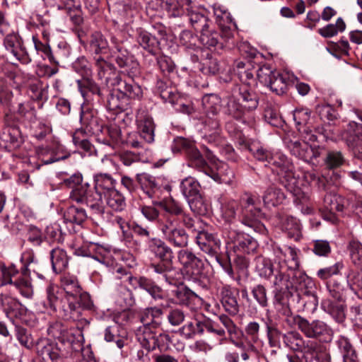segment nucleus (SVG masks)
I'll use <instances>...</instances> for the list:
<instances>
[{"mask_svg": "<svg viewBox=\"0 0 362 362\" xmlns=\"http://www.w3.org/2000/svg\"><path fill=\"white\" fill-rule=\"evenodd\" d=\"M61 284L64 292L51 285L47 288V299L50 309L58 312L64 320H79L83 310H90L95 308L90 296L82 291L76 276H64Z\"/></svg>", "mask_w": 362, "mask_h": 362, "instance_id": "f257e3e1", "label": "nucleus"}, {"mask_svg": "<svg viewBox=\"0 0 362 362\" xmlns=\"http://www.w3.org/2000/svg\"><path fill=\"white\" fill-rule=\"evenodd\" d=\"M248 149L254 158L259 161L266 162L272 170L276 173L279 182L291 193L298 192V180L294 173L292 162L281 152H271L264 147L252 144Z\"/></svg>", "mask_w": 362, "mask_h": 362, "instance_id": "f03ea898", "label": "nucleus"}, {"mask_svg": "<svg viewBox=\"0 0 362 362\" xmlns=\"http://www.w3.org/2000/svg\"><path fill=\"white\" fill-rule=\"evenodd\" d=\"M148 247L160 259L150 265V268L158 275V279L169 284H175L178 279L179 270L174 266L172 248L158 238L151 239Z\"/></svg>", "mask_w": 362, "mask_h": 362, "instance_id": "7ed1b4c3", "label": "nucleus"}, {"mask_svg": "<svg viewBox=\"0 0 362 362\" xmlns=\"http://www.w3.org/2000/svg\"><path fill=\"white\" fill-rule=\"evenodd\" d=\"M259 104L257 94L246 85L236 86L227 98L226 114L241 119L246 112L255 110Z\"/></svg>", "mask_w": 362, "mask_h": 362, "instance_id": "20e7f679", "label": "nucleus"}, {"mask_svg": "<svg viewBox=\"0 0 362 362\" xmlns=\"http://www.w3.org/2000/svg\"><path fill=\"white\" fill-rule=\"evenodd\" d=\"M283 343L287 348L313 356L319 362H330V355L326 349L315 341H305L297 331H289L282 334Z\"/></svg>", "mask_w": 362, "mask_h": 362, "instance_id": "39448f33", "label": "nucleus"}, {"mask_svg": "<svg viewBox=\"0 0 362 362\" xmlns=\"http://www.w3.org/2000/svg\"><path fill=\"white\" fill-rule=\"evenodd\" d=\"M177 260L181 266L177 269L181 272L183 278L192 284L201 285L204 277V263L190 249H182L177 252Z\"/></svg>", "mask_w": 362, "mask_h": 362, "instance_id": "423d86ee", "label": "nucleus"}, {"mask_svg": "<svg viewBox=\"0 0 362 362\" xmlns=\"http://www.w3.org/2000/svg\"><path fill=\"white\" fill-rule=\"evenodd\" d=\"M221 98L216 94H208L203 97L202 105L205 111L203 117V129L206 135L213 138L214 141L220 137L221 119L219 112L221 110Z\"/></svg>", "mask_w": 362, "mask_h": 362, "instance_id": "0eeeda50", "label": "nucleus"}, {"mask_svg": "<svg viewBox=\"0 0 362 362\" xmlns=\"http://www.w3.org/2000/svg\"><path fill=\"white\" fill-rule=\"evenodd\" d=\"M240 204L239 221L255 232L264 234L267 229L260 221L263 214L257 206L254 197L248 194H244L240 198Z\"/></svg>", "mask_w": 362, "mask_h": 362, "instance_id": "6e6552de", "label": "nucleus"}, {"mask_svg": "<svg viewBox=\"0 0 362 362\" xmlns=\"http://www.w3.org/2000/svg\"><path fill=\"white\" fill-rule=\"evenodd\" d=\"M158 227L163 238L172 246L180 250L188 247L189 235L175 217L166 216L159 222Z\"/></svg>", "mask_w": 362, "mask_h": 362, "instance_id": "1a4fd4ad", "label": "nucleus"}, {"mask_svg": "<svg viewBox=\"0 0 362 362\" xmlns=\"http://www.w3.org/2000/svg\"><path fill=\"white\" fill-rule=\"evenodd\" d=\"M36 351L43 362H63L64 358L72 357L81 351H75L68 345L57 344L47 339H40L36 344Z\"/></svg>", "mask_w": 362, "mask_h": 362, "instance_id": "9d476101", "label": "nucleus"}, {"mask_svg": "<svg viewBox=\"0 0 362 362\" xmlns=\"http://www.w3.org/2000/svg\"><path fill=\"white\" fill-rule=\"evenodd\" d=\"M289 325L297 326L299 330L308 338L330 339L333 332L323 321L314 320L311 322L300 315H296L286 320Z\"/></svg>", "mask_w": 362, "mask_h": 362, "instance_id": "9b49d317", "label": "nucleus"}, {"mask_svg": "<svg viewBox=\"0 0 362 362\" xmlns=\"http://www.w3.org/2000/svg\"><path fill=\"white\" fill-rule=\"evenodd\" d=\"M113 45L112 57L118 66L123 69L128 76L134 77L139 74L140 66L138 61L116 37L111 38Z\"/></svg>", "mask_w": 362, "mask_h": 362, "instance_id": "f8f14e48", "label": "nucleus"}, {"mask_svg": "<svg viewBox=\"0 0 362 362\" xmlns=\"http://www.w3.org/2000/svg\"><path fill=\"white\" fill-rule=\"evenodd\" d=\"M257 78L261 83L269 87L276 95H283L288 90V76L272 70L269 66L264 65L259 68Z\"/></svg>", "mask_w": 362, "mask_h": 362, "instance_id": "ddd939ff", "label": "nucleus"}, {"mask_svg": "<svg viewBox=\"0 0 362 362\" xmlns=\"http://www.w3.org/2000/svg\"><path fill=\"white\" fill-rule=\"evenodd\" d=\"M122 78L120 74L106 78L107 83L118 91L128 103L129 99L140 100L143 97V90L139 85L134 83L133 78Z\"/></svg>", "mask_w": 362, "mask_h": 362, "instance_id": "4468645a", "label": "nucleus"}, {"mask_svg": "<svg viewBox=\"0 0 362 362\" xmlns=\"http://www.w3.org/2000/svg\"><path fill=\"white\" fill-rule=\"evenodd\" d=\"M47 332L52 337L57 339L62 345H68L69 348L75 351H81L83 349L81 332H78L76 336L59 322L52 324L47 329Z\"/></svg>", "mask_w": 362, "mask_h": 362, "instance_id": "2eb2a0df", "label": "nucleus"}, {"mask_svg": "<svg viewBox=\"0 0 362 362\" xmlns=\"http://www.w3.org/2000/svg\"><path fill=\"white\" fill-rule=\"evenodd\" d=\"M291 283L292 287L296 291H301L303 297L301 300L303 301L304 305H308L309 308H316L318 304L317 296L306 288L312 284L310 278L302 271L298 269H291Z\"/></svg>", "mask_w": 362, "mask_h": 362, "instance_id": "dca6fc26", "label": "nucleus"}, {"mask_svg": "<svg viewBox=\"0 0 362 362\" xmlns=\"http://www.w3.org/2000/svg\"><path fill=\"white\" fill-rule=\"evenodd\" d=\"M272 250L275 257L279 261V265L281 264L289 270L299 268L300 251L298 250L287 245L281 246L276 243L272 245Z\"/></svg>", "mask_w": 362, "mask_h": 362, "instance_id": "f3484780", "label": "nucleus"}, {"mask_svg": "<svg viewBox=\"0 0 362 362\" xmlns=\"http://www.w3.org/2000/svg\"><path fill=\"white\" fill-rule=\"evenodd\" d=\"M239 294L238 288L229 285H225L219 290L221 303L225 310L232 315H235L239 312Z\"/></svg>", "mask_w": 362, "mask_h": 362, "instance_id": "a211bd4d", "label": "nucleus"}, {"mask_svg": "<svg viewBox=\"0 0 362 362\" xmlns=\"http://www.w3.org/2000/svg\"><path fill=\"white\" fill-rule=\"evenodd\" d=\"M4 45L6 49L21 63L28 64L31 62L29 54L17 35L13 34L6 35Z\"/></svg>", "mask_w": 362, "mask_h": 362, "instance_id": "6ab92c4d", "label": "nucleus"}, {"mask_svg": "<svg viewBox=\"0 0 362 362\" xmlns=\"http://www.w3.org/2000/svg\"><path fill=\"white\" fill-rule=\"evenodd\" d=\"M21 131L16 126L6 125L0 132V145L8 151L18 148L22 144Z\"/></svg>", "mask_w": 362, "mask_h": 362, "instance_id": "aec40b11", "label": "nucleus"}, {"mask_svg": "<svg viewBox=\"0 0 362 362\" xmlns=\"http://www.w3.org/2000/svg\"><path fill=\"white\" fill-rule=\"evenodd\" d=\"M0 305L6 316L13 322L15 319L21 317L25 311L22 304L8 294L0 295Z\"/></svg>", "mask_w": 362, "mask_h": 362, "instance_id": "412c9836", "label": "nucleus"}, {"mask_svg": "<svg viewBox=\"0 0 362 362\" xmlns=\"http://www.w3.org/2000/svg\"><path fill=\"white\" fill-rule=\"evenodd\" d=\"M128 281L134 289H143L147 291L154 299H162V289L150 279L145 276H133L129 275Z\"/></svg>", "mask_w": 362, "mask_h": 362, "instance_id": "4be33fe9", "label": "nucleus"}, {"mask_svg": "<svg viewBox=\"0 0 362 362\" xmlns=\"http://www.w3.org/2000/svg\"><path fill=\"white\" fill-rule=\"evenodd\" d=\"M81 129L90 134H97L102 131V126L99 124L97 112L87 106H81L80 114Z\"/></svg>", "mask_w": 362, "mask_h": 362, "instance_id": "5701e85b", "label": "nucleus"}, {"mask_svg": "<svg viewBox=\"0 0 362 362\" xmlns=\"http://www.w3.org/2000/svg\"><path fill=\"white\" fill-rule=\"evenodd\" d=\"M136 122L139 136L148 144L153 143L156 127L153 118L147 115L139 114L137 115Z\"/></svg>", "mask_w": 362, "mask_h": 362, "instance_id": "b1692460", "label": "nucleus"}, {"mask_svg": "<svg viewBox=\"0 0 362 362\" xmlns=\"http://www.w3.org/2000/svg\"><path fill=\"white\" fill-rule=\"evenodd\" d=\"M37 154L42 163L45 165L65 160L71 156L70 153L61 146H57L54 149L44 147L39 148Z\"/></svg>", "mask_w": 362, "mask_h": 362, "instance_id": "393cba45", "label": "nucleus"}, {"mask_svg": "<svg viewBox=\"0 0 362 362\" xmlns=\"http://www.w3.org/2000/svg\"><path fill=\"white\" fill-rule=\"evenodd\" d=\"M153 326H139L135 329V336L140 345L148 351H154L156 333Z\"/></svg>", "mask_w": 362, "mask_h": 362, "instance_id": "a878e982", "label": "nucleus"}, {"mask_svg": "<svg viewBox=\"0 0 362 362\" xmlns=\"http://www.w3.org/2000/svg\"><path fill=\"white\" fill-rule=\"evenodd\" d=\"M199 41L209 49H221L224 46V42L220 40L219 33L212 27L211 23L200 31Z\"/></svg>", "mask_w": 362, "mask_h": 362, "instance_id": "bb28decb", "label": "nucleus"}, {"mask_svg": "<svg viewBox=\"0 0 362 362\" xmlns=\"http://www.w3.org/2000/svg\"><path fill=\"white\" fill-rule=\"evenodd\" d=\"M291 276V272L279 264L269 281L276 290H289L292 287Z\"/></svg>", "mask_w": 362, "mask_h": 362, "instance_id": "cd10ccee", "label": "nucleus"}, {"mask_svg": "<svg viewBox=\"0 0 362 362\" xmlns=\"http://www.w3.org/2000/svg\"><path fill=\"white\" fill-rule=\"evenodd\" d=\"M196 243L200 250L211 257L216 255L218 243L214 235L206 231H198L196 235Z\"/></svg>", "mask_w": 362, "mask_h": 362, "instance_id": "c85d7f7f", "label": "nucleus"}, {"mask_svg": "<svg viewBox=\"0 0 362 362\" xmlns=\"http://www.w3.org/2000/svg\"><path fill=\"white\" fill-rule=\"evenodd\" d=\"M287 146L293 156L303 160L309 161L317 157L312 146L306 141H289Z\"/></svg>", "mask_w": 362, "mask_h": 362, "instance_id": "c756f323", "label": "nucleus"}, {"mask_svg": "<svg viewBox=\"0 0 362 362\" xmlns=\"http://www.w3.org/2000/svg\"><path fill=\"white\" fill-rule=\"evenodd\" d=\"M321 308L337 322H342L345 320V305L342 301H334L325 298L322 300Z\"/></svg>", "mask_w": 362, "mask_h": 362, "instance_id": "7c9ffc66", "label": "nucleus"}, {"mask_svg": "<svg viewBox=\"0 0 362 362\" xmlns=\"http://www.w3.org/2000/svg\"><path fill=\"white\" fill-rule=\"evenodd\" d=\"M94 189L102 194H105L116 188L117 180L112 175L98 173L93 176Z\"/></svg>", "mask_w": 362, "mask_h": 362, "instance_id": "2f4dec72", "label": "nucleus"}, {"mask_svg": "<svg viewBox=\"0 0 362 362\" xmlns=\"http://www.w3.org/2000/svg\"><path fill=\"white\" fill-rule=\"evenodd\" d=\"M187 153L189 154L191 157L192 165L202 169L203 171H204V173L207 175L211 177L215 181L218 182H223V180L221 177V173H215L209 168V167L206 165V163L202 158V156L201 155L198 149L194 148L192 145L189 149L187 151Z\"/></svg>", "mask_w": 362, "mask_h": 362, "instance_id": "473e14b6", "label": "nucleus"}, {"mask_svg": "<svg viewBox=\"0 0 362 362\" xmlns=\"http://www.w3.org/2000/svg\"><path fill=\"white\" fill-rule=\"evenodd\" d=\"M173 293L175 303L180 305L192 308L200 300L198 295L187 286L179 287Z\"/></svg>", "mask_w": 362, "mask_h": 362, "instance_id": "72a5a7b5", "label": "nucleus"}, {"mask_svg": "<svg viewBox=\"0 0 362 362\" xmlns=\"http://www.w3.org/2000/svg\"><path fill=\"white\" fill-rule=\"evenodd\" d=\"M234 241V248L236 252L240 253H253L258 247L257 242L248 234L238 233Z\"/></svg>", "mask_w": 362, "mask_h": 362, "instance_id": "f704fd0d", "label": "nucleus"}, {"mask_svg": "<svg viewBox=\"0 0 362 362\" xmlns=\"http://www.w3.org/2000/svg\"><path fill=\"white\" fill-rule=\"evenodd\" d=\"M75 253L77 255L90 256L93 259L103 264L109 263V251H107L103 246L96 243H90L88 246V250L79 248L76 250Z\"/></svg>", "mask_w": 362, "mask_h": 362, "instance_id": "c9c22d12", "label": "nucleus"}, {"mask_svg": "<svg viewBox=\"0 0 362 362\" xmlns=\"http://www.w3.org/2000/svg\"><path fill=\"white\" fill-rule=\"evenodd\" d=\"M151 158V153L148 149L137 151H126L119 154V160L126 166H130L136 162H149Z\"/></svg>", "mask_w": 362, "mask_h": 362, "instance_id": "e433bc0d", "label": "nucleus"}, {"mask_svg": "<svg viewBox=\"0 0 362 362\" xmlns=\"http://www.w3.org/2000/svg\"><path fill=\"white\" fill-rule=\"evenodd\" d=\"M52 268L54 273L59 274L66 269L69 258L66 252L59 247L54 248L50 252Z\"/></svg>", "mask_w": 362, "mask_h": 362, "instance_id": "4c0bfd02", "label": "nucleus"}, {"mask_svg": "<svg viewBox=\"0 0 362 362\" xmlns=\"http://www.w3.org/2000/svg\"><path fill=\"white\" fill-rule=\"evenodd\" d=\"M112 221L121 229L122 240L128 247L136 250L141 247V243L134 239L132 233L129 230L128 223L122 216H115Z\"/></svg>", "mask_w": 362, "mask_h": 362, "instance_id": "58836bf2", "label": "nucleus"}, {"mask_svg": "<svg viewBox=\"0 0 362 362\" xmlns=\"http://www.w3.org/2000/svg\"><path fill=\"white\" fill-rule=\"evenodd\" d=\"M136 180L141 189L148 197H155L158 187L154 177L144 173L137 174Z\"/></svg>", "mask_w": 362, "mask_h": 362, "instance_id": "ea45409f", "label": "nucleus"}, {"mask_svg": "<svg viewBox=\"0 0 362 362\" xmlns=\"http://www.w3.org/2000/svg\"><path fill=\"white\" fill-rule=\"evenodd\" d=\"M136 40L140 46L150 54L154 55L159 45L158 40L148 32L144 30H138Z\"/></svg>", "mask_w": 362, "mask_h": 362, "instance_id": "a19ab883", "label": "nucleus"}, {"mask_svg": "<svg viewBox=\"0 0 362 362\" xmlns=\"http://www.w3.org/2000/svg\"><path fill=\"white\" fill-rule=\"evenodd\" d=\"M107 205L115 211H122L127 204L124 196L116 188L103 195Z\"/></svg>", "mask_w": 362, "mask_h": 362, "instance_id": "79ce46f5", "label": "nucleus"}, {"mask_svg": "<svg viewBox=\"0 0 362 362\" xmlns=\"http://www.w3.org/2000/svg\"><path fill=\"white\" fill-rule=\"evenodd\" d=\"M270 259L263 257L258 256L255 259V270L262 278L269 280L276 270Z\"/></svg>", "mask_w": 362, "mask_h": 362, "instance_id": "37998d69", "label": "nucleus"}, {"mask_svg": "<svg viewBox=\"0 0 362 362\" xmlns=\"http://www.w3.org/2000/svg\"><path fill=\"white\" fill-rule=\"evenodd\" d=\"M129 103L127 100L115 89L111 92L107 98V107L115 114L125 111L128 108Z\"/></svg>", "mask_w": 362, "mask_h": 362, "instance_id": "c03bdc74", "label": "nucleus"}, {"mask_svg": "<svg viewBox=\"0 0 362 362\" xmlns=\"http://www.w3.org/2000/svg\"><path fill=\"white\" fill-rule=\"evenodd\" d=\"M180 188L182 195L186 199L198 196V194H201L199 182L192 176L183 179L180 182Z\"/></svg>", "mask_w": 362, "mask_h": 362, "instance_id": "a18cd8bd", "label": "nucleus"}, {"mask_svg": "<svg viewBox=\"0 0 362 362\" xmlns=\"http://www.w3.org/2000/svg\"><path fill=\"white\" fill-rule=\"evenodd\" d=\"M78 90L82 95L83 98L88 100V93H91L93 95H101L100 87L91 78V76L82 78L76 81Z\"/></svg>", "mask_w": 362, "mask_h": 362, "instance_id": "49530a36", "label": "nucleus"}, {"mask_svg": "<svg viewBox=\"0 0 362 362\" xmlns=\"http://www.w3.org/2000/svg\"><path fill=\"white\" fill-rule=\"evenodd\" d=\"M154 206L162 208L165 212L172 216H180L184 212L183 206L173 197L161 201L153 202Z\"/></svg>", "mask_w": 362, "mask_h": 362, "instance_id": "de8ad7c7", "label": "nucleus"}, {"mask_svg": "<svg viewBox=\"0 0 362 362\" xmlns=\"http://www.w3.org/2000/svg\"><path fill=\"white\" fill-rule=\"evenodd\" d=\"M21 261L23 264L21 272L25 276H28L31 270L35 272L38 268L39 261L33 250H25L21 255Z\"/></svg>", "mask_w": 362, "mask_h": 362, "instance_id": "09e8293b", "label": "nucleus"}, {"mask_svg": "<svg viewBox=\"0 0 362 362\" xmlns=\"http://www.w3.org/2000/svg\"><path fill=\"white\" fill-rule=\"evenodd\" d=\"M284 199V193L280 189L274 186L269 187L263 195L264 203L268 207L281 204Z\"/></svg>", "mask_w": 362, "mask_h": 362, "instance_id": "8fccbe9b", "label": "nucleus"}, {"mask_svg": "<svg viewBox=\"0 0 362 362\" xmlns=\"http://www.w3.org/2000/svg\"><path fill=\"white\" fill-rule=\"evenodd\" d=\"M286 290H276L274 291V296L273 303L276 310L283 315L286 317V319L290 318L292 315L288 303L284 297V293Z\"/></svg>", "mask_w": 362, "mask_h": 362, "instance_id": "3c124183", "label": "nucleus"}, {"mask_svg": "<svg viewBox=\"0 0 362 362\" xmlns=\"http://www.w3.org/2000/svg\"><path fill=\"white\" fill-rule=\"evenodd\" d=\"M103 197V194L100 192L90 188L85 204L89 206L94 213L101 214L104 211Z\"/></svg>", "mask_w": 362, "mask_h": 362, "instance_id": "603ef678", "label": "nucleus"}, {"mask_svg": "<svg viewBox=\"0 0 362 362\" xmlns=\"http://www.w3.org/2000/svg\"><path fill=\"white\" fill-rule=\"evenodd\" d=\"M204 332V322L194 320L187 322L180 329V333L186 339H192L196 334H202Z\"/></svg>", "mask_w": 362, "mask_h": 362, "instance_id": "864d4df0", "label": "nucleus"}, {"mask_svg": "<svg viewBox=\"0 0 362 362\" xmlns=\"http://www.w3.org/2000/svg\"><path fill=\"white\" fill-rule=\"evenodd\" d=\"M240 204L235 200H230L222 205L221 212L224 220L228 223H233L239 216Z\"/></svg>", "mask_w": 362, "mask_h": 362, "instance_id": "5fc2aeb1", "label": "nucleus"}, {"mask_svg": "<svg viewBox=\"0 0 362 362\" xmlns=\"http://www.w3.org/2000/svg\"><path fill=\"white\" fill-rule=\"evenodd\" d=\"M283 228L287 231L288 237L296 240L301 238V227L299 221L291 216H288L283 221Z\"/></svg>", "mask_w": 362, "mask_h": 362, "instance_id": "6e6d98bb", "label": "nucleus"}, {"mask_svg": "<svg viewBox=\"0 0 362 362\" xmlns=\"http://www.w3.org/2000/svg\"><path fill=\"white\" fill-rule=\"evenodd\" d=\"M87 218L86 211L82 208L75 206H69L64 214V219L66 222L81 225Z\"/></svg>", "mask_w": 362, "mask_h": 362, "instance_id": "4d7b16f0", "label": "nucleus"}, {"mask_svg": "<svg viewBox=\"0 0 362 362\" xmlns=\"http://www.w3.org/2000/svg\"><path fill=\"white\" fill-rule=\"evenodd\" d=\"M344 199L334 192L327 193L324 197V206L330 213L341 211Z\"/></svg>", "mask_w": 362, "mask_h": 362, "instance_id": "13d9d810", "label": "nucleus"}, {"mask_svg": "<svg viewBox=\"0 0 362 362\" xmlns=\"http://www.w3.org/2000/svg\"><path fill=\"white\" fill-rule=\"evenodd\" d=\"M337 344L343 353L344 362H357L358 356L356 351L347 338L341 337L338 339Z\"/></svg>", "mask_w": 362, "mask_h": 362, "instance_id": "bf43d9fd", "label": "nucleus"}, {"mask_svg": "<svg viewBox=\"0 0 362 362\" xmlns=\"http://www.w3.org/2000/svg\"><path fill=\"white\" fill-rule=\"evenodd\" d=\"M189 21L195 30L201 31L211 23L207 17L194 10L187 8Z\"/></svg>", "mask_w": 362, "mask_h": 362, "instance_id": "052dcab7", "label": "nucleus"}, {"mask_svg": "<svg viewBox=\"0 0 362 362\" xmlns=\"http://www.w3.org/2000/svg\"><path fill=\"white\" fill-rule=\"evenodd\" d=\"M90 47L94 53L100 54L107 50L108 42L100 33L95 32L91 35Z\"/></svg>", "mask_w": 362, "mask_h": 362, "instance_id": "680f3d73", "label": "nucleus"}, {"mask_svg": "<svg viewBox=\"0 0 362 362\" xmlns=\"http://www.w3.org/2000/svg\"><path fill=\"white\" fill-rule=\"evenodd\" d=\"M72 68L82 78L92 76L90 64L84 57L76 59L72 64Z\"/></svg>", "mask_w": 362, "mask_h": 362, "instance_id": "e2e57ef3", "label": "nucleus"}, {"mask_svg": "<svg viewBox=\"0 0 362 362\" xmlns=\"http://www.w3.org/2000/svg\"><path fill=\"white\" fill-rule=\"evenodd\" d=\"M15 332L16 339L21 345L27 349H31L33 346V340L30 332L21 326H16Z\"/></svg>", "mask_w": 362, "mask_h": 362, "instance_id": "0e129e2a", "label": "nucleus"}, {"mask_svg": "<svg viewBox=\"0 0 362 362\" xmlns=\"http://www.w3.org/2000/svg\"><path fill=\"white\" fill-rule=\"evenodd\" d=\"M348 249L352 262L356 266H362V244L356 240L349 242Z\"/></svg>", "mask_w": 362, "mask_h": 362, "instance_id": "69168bd1", "label": "nucleus"}, {"mask_svg": "<svg viewBox=\"0 0 362 362\" xmlns=\"http://www.w3.org/2000/svg\"><path fill=\"white\" fill-rule=\"evenodd\" d=\"M251 293L254 299L261 308H266L268 306L269 298L267 296V291L263 285L257 284L251 290Z\"/></svg>", "mask_w": 362, "mask_h": 362, "instance_id": "338daca9", "label": "nucleus"}, {"mask_svg": "<svg viewBox=\"0 0 362 362\" xmlns=\"http://www.w3.org/2000/svg\"><path fill=\"white\" fill-rule=\"evenodd\" d=\"M199 69L204 74L215 75L219 71L220 67L218 60L208 54L207 57L201 64Z\"/></svg>", "mask_w": 362, "mask_h": 362, "instance_id": "774afa93", "label": "nucleus"}]
</instances>
